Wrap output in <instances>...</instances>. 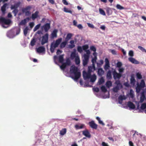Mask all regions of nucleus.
<instances>
[{
    "instance_id": "f257e3e1",
    "label": "nucleus",
    "mask_w": 146,
    "mask_h": 146,
    "mask_svg": "<svg viewBox=\"0 0 146 146\" xmlns=\"http://www.w3.org/2000/svg\"><path fill=\"white\" fill-rule=\"evenodd\" d=\"M62 40V38H60L56 40L55 43L53 42L51 43L50 46V51L52 53L54 52L55 48L58 47Z\"/></svg>"
},
{
    "instance_id": "f03ea898",
    "label": "nucleus",
    "mask_w": 146,
    "mask_h": 146,
    "mask_svg": "<svg viewBox=\"0 0 146 146\" xmlns=\"http://www.w3.org/2000/svg\"><path fill=\"white\" fill-rule=\"evenodd\" d=\"M115 83L116 85V86L113 88V90L114 92L116 93L118 92L119 88H122V86L119 80H116Z\"/></svg>"
},
{
    "instance_id": "7ed1b4c3",
    "label": "nucleus",
    "mask_w": 146,
    "mask_h": 146,
    "mask_svg": "<svg viewBox=\"0 0 146 146\" xmlns=\"http://www.w3.org/2000/svg\"><path fill=\"white\" fill-rule=\"evenodd\" d=\"M11 20L9 19H6L3 17H0V23L2 24L8 25L11 23Z\"/></svg>"
},
{
    "instance_id": "20e7f679",
    "label": "nucleus",
    "mask_w": 146,
    "mask_h": 146,
    "mask_svg": "<svg viewBox=\"0 0 146 146\" xmlns=\"http://www.w3.org/2000/svg\"><path fill=\"white\" fill-rule=\"evenodd\" d=\"M48 34L47 33L42 36L41 42L42 45H43L48 42Z\"/></svg>"
},
{
    "instance_id": "39448f33",
    "label": "nucleus",
    "mask_w": 146,
    "mask_h": 146,
    "mask_svg": "<svg viewBox=\"0 0 146 146\" xmlns=\"http://www.w3.org/2000/svg\"><path fill=\"white\" fill-rule=\"evenodd\" d=\"M84 58L83 60V65L84 66H86L89 61V55L85 54L84 56Z\"/></svg>"
},
{
    "instance_id": "423d86ee",
    "label": "nucleus",
    "mask_w": 146,
    "mask_h": 146,
    "mask_svg": "<svg viewBox=\"0 0 146 146\" xmlns=\"http://www.w3.org/2000/svg\"><path fill=\"white\" fill-rule=\"evenodd\" d=\"M145 99H146V88L141 93L140 99V102H142Z\"/></svg>"
},
{
    "instance_id": "0eeeda50",
    "label": "nucleus",
    "mask_w": 146,
    "mask_h": 146,
    "mask_svg": "<svg viewBox=\"0 0 146 146\" xmlns=\"http://www.w3.org/2000/svg\"><path fill=\"white\" fill-rule=\"evenodd\" d=\"M113 77L114 80L119 79L122 76V74L121 73H117L115 70L113 71Z\"/></svg>"
},
{
    "instance_id": "6e6552de",
    "label": "nucleus",
    "mask_w": 146,
    "mask_h": 146,
    "mask_svg": "<svg viewBox=\"0 0 146 146\" xmlns=\"http://www.w3.org/2000/svg\"><path fill=\"white\" fill-rule=\"evenodd\" d=\"M50 28V23H46L43 25L41 27L42 29H44L46 32H47Z\"/></svg>"
},
{
    "instance_id": "1a4fd4ad",
    "label": "nucleus",
    "mask_w": 146,
    "mask_h": 146,
    "mask_svg": "<svg viewBox=\"0 0 146 146\" xmlns=\"http://www.w3.org/2000/svg\"><path fill=\"white\" fill-rule=\"evenodd\" d=\"M83 75L84 79L86 80L90 78L91 73L88 72H86V71H84L83 72Z\"/></svg>"
},
{
    "instance_id": "9d476101",
    "label": "nucleus",
    "mask_w": 146,
    "mask_h": 146,
    "mask_svg": "<svg viewBox=\"0 0 146 146\" xmlns=\"http://www.w3.org/2000/svg\"><path fill=\"white\" fill-rule=\"evenodd\" d=\"M89 126L92 128L94 129H97L98 127V125L95 123L93 121L89 122L88 123Z\"/></svg>"
},
{
    "instance_id": "9b49d317",
    "label": "nucleus",
    "mask_w": 146,
    "mask_h": 146,
    "mask_svg": "<svg viewBox=\"0 0 146 146\" xmlns=\"http://www.w3.org/2000/svg\"><path fill=\"white\" fill-rule=\"evenodd\" d=\"M82 134L86 137L88 138H90L91 137V135L88 131L86 129L85 130L83 131H82Z\"/></svg>"
},
{
    "instance_id": "f8f14e48",
    "label": "nucleus",
    "mask_w": 146,
    "mask_h": 146,
    "mask_svg": "<svg viewBox=\"0 0 146 146\" xmlns=\"http://www.w3.org/2000/svg\"><path fill=\"white\" fill-rule=\"evenodd\" d=\"M74 76L72 77V78L74 80H77L80 77L81 73L80 72H78L74 74Z\"/></svg>"
},
{
    "instance_id": "ddd939ff",
    "label": "nucleus",
    "mask_w": 146,
    "mask_h": 146,
    "mask_svg": "<svg viewBox=\"0 0 146 146\" xmlns=\"http://www.w3.org/2000/svg\"><path fill=\"white\" fill-rule=\"evenodd\" d=\"M129 60L133 64H139V62L135 59V58L132 57H129L128 58Z\"/></svg>"
},
{
    "instance_id": "4468645a",
    "label": "nucleus",
    "mask_w": 146,
    "mask_h": 146,
    "mask_svg": "<svg viewBox=\"0 0 146 146\" xmlns=\"http://www.w3.org/2000/svg\"><path fill=\"white\" fill-rule=\"evenodd\" d=\"M70 71L74 74L78 72V68L74 66H72L71 67Z\"/></svg>"
},
{
    "instance_id": "2eb2a0df",
    "label": "nucleus",
    "mask_w": 146,
    "mask_h": 146,
    "mask_svg": "<svg viewBox=\"0 0 146 146\" xmlns=\"http://www.w3.org/2000/svg\"><path fill=\"white\" fill-rule=\"evenodd\" d=\"M127 105L130 109H134L135 108V105L131 101H129L127 102Z\"/></svg>"
},
{
    "instance_id": "dca6fc26",
    "label": "nucleus",
    "mask_w": 146,
    "mask_h": 146,
    "mask_svg": "<svg viewBox=\"0 0 146 146\" xmlns=\"http://www.w3.org/2000/svg\"><path fill=\"white\" fill-rule=\"evenodd\" d=\"M30 20L29 17H27L26 18L24 19V20H22L21 22L19 23V25H25L27 21H28Z\"/></svg>"
},
{
    "instance_id": "f3484780",
    "label": "nucleus",
    "mask_w": 146,
    "mask_h": 146,
    "mask_svg": "<svg viewBox=\"0 0 146 146\" xmlns=\"http://www.w3.org/2000/svg\"><path fill=\"white\" fill-rule=\"evenodd\" d=\"M20 4V3L18 2L16 3H15L14 5H12L11 7V9H17V8L19 6Z\"/></svg>"
},
{
    "instance_id": "a211bd4d",
    "label": "nucleus",
    "mask_w": 146,
    "mask_h": 146,
    "mask_svg": "<svg viewBox=\"0 0 146 146\" xmlns=\"http://www.w3.org/2000/svg\"><path fill=\"white\" fill-rule=\"evenodd\" d=\"M96 70L95 66H90L88 67V72L91 73L92 72H94Z\"/></svg>"
},
{
    "instance_id": "6ab92c4d",
    "label": "nucleus",
    "mask_w": 146,
    "mask_h": 146,
    "mask_svg": "<svg viewBox=\"0 0 146 146\" xmlns=\"http://www.w3.org/2000/svg\"><path fill=\"white\" fill-rule=\"evenodd\" d=\"M7 5V3H5L1 7V10L3 15L5 13L6 8Z\"/></svg>"
},
{
    "instance_id": "aec40b11",
    "label": "nucleus",
    "mask_w": 146,
    "mask_h": 146,
    "mask_svg": "<svg viewBox=\"0 0 146 146\" xmlns=\"http://www.w3.org/2000/svg\"><path fill=\"white\" fill-rule=\"evenodd\" d=\"M45 49L43 46H40L37 49V51L38 53H42L44 51Z\"/></svg>"
},
{
    "instance_id": "412c9836",
    "label": "nucleus",
    "mask_w": 146,
    "mask_h": 146,
    "mask_svg": "<svg viewBox=\"0 0 146 146\" xmlns=\"http://www.w3.org/2000/svg\"><path fill=\"white\" fill-rule=\"evenodd\" d=\"M38 12L36 11L34 13L32 14V18L33 20H34L36 18L38 17Z\"/></svg>"
},
{
    "instance_id": "4be33fe9",
    "label": "nucleus",
    "mask_w": 146,
    "mask_h": 146,
    "mask_svg": "<svg viewBox=\"0 0 146 146\" xmlns=\"http://www.w3.org/2000/svg\"><path fill=\"white\" fill-rule=\"evenodd\" d=\"M31 7L30 6H28L25 8H23L22 9V11L23 13H25L27 12H28L31 9Z\"/></svg>"
},
{
    "instance_id": "5701e85b",
    "label": "nucleus",
    "mask_w": 146,
    "mask_h": 146,
    "mask_svg": "<svg viewBox=\"0 0 146 146\" xmlns=\"http://www.w3.org/2000/svg\"><path fill=\"white\" fill-rule=\"evenodd\" d=\"M90 82H94L96 79V76L95 74H94L92 75H91L90 77Z\"/></svg>"
},
{
    "instance_id": "b1692460",
    "label": "nucleus",
    "mask_w": 146,
    "mask_h": 146,
    "mask_svg": "<svg viewBox=\"0 0 146 146\" xmlns=\"http://www.w3.org/2000/svg\"><path fill=\"white\" fill-rule=\"evenodd\" d=\"M104 73V71L102 68H100L98 69V74L99 76H102Z\"/></svg>"
},
{
    "instance_id": "393cba45",
    "label": "nucleus",
    "mask_w": 146,
    "mask_h": 146,
    "mask_svg": "<svg viewBox=\"0 0 146 146\" xmlns=\"http://www.w3.org/2000/svg\"><path fill=\"white\" fill-rule=\"evenodd\" d=\"M130 83L133 85H134L136 82L134 78L133 75H131L130 79Z\"/></svg>"
},
{
    "instance_id": "a878e982",
    "label": "nucleus",
    "mask_w": 146,
    "mask_h": 146,
    "mask_svg": "<svg viewBox=\"0 0 146 146\" xmlns=\"http://www.w3.org/2000/svg\"><path fill=\"white\" fill-rule=\"evenodd\" d=\"M85 127V125L84 124H81L80 125H76L75 127L76 129H82Z\"/></svg>"
},
{
    "instance_id": "bb28decb",
    "label": "nucleus",
    "mask_w": 146,
    "mask_h": 146,
    "mask_svg": "<svg viewBox=\"0 0 146 146\" xmlns=\"http://www.w3.org/2000/svg\"><path fill=\"white\" fill-rule=\"evenodd\" d=\"M107 78L108 79H111L112 78L111 72L110 70H109L107 72L106 75Z\"/></svg>"
},
{
    "instance_id": "cd10ccee",
    "label": "nucleus",
    "mask_w": 146,
    "mask_h": 146,
    "mask_svg": "<svg viewBox=\"0 0 146 146\" xmlns=\"http://www.w3.org/2000/svg\"><path fill=\"white\" fill-rule=\"evenodd\" d=\"M66 128H64L60 131V134L61 135H63L66 133Z\"/></svg>"
},
{
    "instance_id": "c85d7f7f",
    "label": "nucleus",
    "mask_w": 146,
    "mask_h": 146,
    "mask_svg": "<svg viewBox=\"0 0 146 146\" xmlns=\"http://www.w3.org/2000/svg\"><path fill=\"white\" fill-rule=\"evenodd\" d=\"M64 55H60L58 58L59 62L60 63H63V62L64 59Z\"/></svg>"
},
{
    "instance_id": "c756f323",
    "label": "nucleus",
    "mask_w": 146,
    "mask_h": 146,
    "mask_svg": "<svg viewBox=\"0 0 146 146\" xmlns=\"http://www.w3.org/2000/svg\"><path fill=\"white\" fill-rule=\"evenodd\" d=\"M57 31L56 30H54L53 31L51 34L52 37V38L57 37Z\"/></svg>"
},
{
    "instance_id": "7c9ffc66",
    "label": "nucleus",
    "mask_w": 146,
    "mask_h": 146,
    "mask_svg": "<svg viewBox=\"0 0 146 146\" xmlns=\"http://www.w3.org/2000/svg\"><path fill=\"white\" fill-rule=\"evenodd\" d=\"M75 62L76 65H78L80 64V58L78 56H77L75 58Z\"/></svg>"
},
{
    "instance_id": "2f4dec72",
    "label": "nucleus",
    "mask_w": 146,
    "mask_h": 146,
    "mask_svg": "<svg viewBox=\"0 0 146 146\" xmlns=\"http://www.w3.org/2000/svg\"><path fill=\"white\" fill-rule=\"evenodd\" d=\"M142 88H144L145 85L144 81L143 80H141L140 84H138Z\"/></svg>"
},
{
    "instance_id": "473e14b6",
    "label": "nucleus",
    "mask_w": 146,
    "mask_h": 146,
    "mask_svg": "<svg viewBox=\"0 0 146 146\" xmlns=\"http://www.w3.org/2000/svg\"><path fill=\"white\" fill-rule=\"evenodd\" d=\"M67 43V41H65L62 42L60 45V48H64Z\"/></svg>"
},
{
    "instance_id": "72a5a7b5",
    "label": "nucleus",
    "mask_w": 146,
    "mask_h": 146,
    "mask_svg": "<svg viewBox=\"0 0 146 146\" xmlns=\"http://www.w3.org/2000/svg\"><path fill=\"white\" fill-rule=\"evenodd\" d=\"M105 82L104 79L103 77L100 78L98 80V83L99 85H101L103 84Z\"/></svg>"
},
{
    "instance_id": "f704fd0d",
    "label": "nucleus",
    "mask_w": 146,
    "mask_h": 146,
    "mask_svg": "<svg viewBox=\"0 0 146 146\" xmlns=\"http://www.w3.org/2000/svg\"><path fill=\"white\" fill-rule=\"evenodd\" d=\"M141 88H142L141 86H140L138 84H137L136 88V92L137 93H139L140 92Z\"/></svg>"
},
{
    "instance_id": "c9c22d12",
    "label": "nucleus",
    "mask_w": 146,
    "mask_h": 146,
    "mask_svg": "<svg viewBox=\"0 0 146 146\" xmlns=\"http://www.w3.org/2000/svg\"><path fill=\"white\" fill-rule=\"evenodd\" d=\"M36 42V39L35 38H33L31 42V45L32 46H34L35 45Z\"/></svg>"
},
{
    "instance_id": "e433bc0d",
    "label": "nucleus",
    "mask_w": 146,
    "mask_h": 146,
    "mask_svg": "<svg viewBox=\"0 0 146 146\" xmlns=\"http://www.w3.org/2000/svg\"><path fill=\"white\" fill-rule=\"evenodd\" d=\"M29 28L27 27H26L23 30L24 34L25 36H26L27 34Z\"/></svg>"
},
{
    "instance_id": "4c0bfd02",
    "label": "nucleus",
    "mask_w": 146,
    "mask_h": 146,
    "mask_svg": "<svg viewBox=\"0 0 146 146\" xmlns=\"http://www.w3.org/2000/svg\"><path fill=\"white\" fill-rule=\"evenodd\" d=\"M106 85L108 87H109L112 86V82L110 81H107L106 83Z\"/></svg>"
},
{
    "instance_id": "58836bf2",
    "label": "nucleus",
    "mask_w": 146,
    "mask_h": 146,
    "mask_svg": "<svg viewBox=\"0 0 146 146\" xmlns=\"http://www.w3.org/2000/svg\"><path fill=\"white\" fill-rule=\"evenodd\" d=\"M40 25H41L40 24H39L37 25H36L33 29L34 31L35 32L40 27Z\"/></svg>"
},
{
    "instance_id": "ea45409f",
    "label": "nucleus",
    "mask_w": 146,
    "mask_h": 146,
    "mask_svg": "<svg viewBox=\"0 0 146 146\" xmlns=\"http://www.w3.org/2000/svg\"><path fill=\"white\" fill-rule=\"evenodd\" d=\"M96 119L98 121L99 123L102 124L103 125H105L104 123L103 122V121L100 120V118L98 117H96Z\"/></svg>"
},
{
    "instance_id": "a19ab883",
    "label": "nucleus",
    "mask_w": 146,
    "mask_h": 146,
    "mask_svg": "<svg viewBox=\"0 0 146 146\" xmlns=\"http://www.w3.org/2000/svg\"><path fill=\"white\" fill-rule=\"evenodd\" d=\"M99 11L100 13L104 16L106 15L105 13L104 10H103L101 8H100L99 9Z\"/></svg>"
},
{
    "instance_id": "79ce46f5",
    "label": "nucleus",
    "mask_w": 146,
    "mask_h": 146,
    "mask_svg": "<svg viewBox=\"0 0 146 146\" xmlns=\"http://www.w3.org/2000/svg\"><path fill=\"white\" fill-rule=\"evenodd\" d=\"M129 95L130 97L132 98H133L134 96V92L132 89L130 90Z\"/></svg>"
},
{
    "instance_id": "37998d69",
    "label": "nucleus",
    "mask_w": 146,
    "mask_h": 146,
    "mask_svg": "<svg viewBox=\"0 0 146 146\" xmlns=\"http://www.w3.org/2000/svg\"><path fill=\"white\" fill-rule=\"evenodd\" d=\"M146 108V103H144L142 104L140 107V109L142 110H144Z\"/></svg>"
},
{
    "instance_id": "c03bdc74",
    "label": "nucleus",
    "mask_w": 146,
    "mask_h": 146,
    "mask_svg": "<svg viewBox=\"0 0 146 146\" xmlns=\"http://www.w3.org/2000/svg\"><path fill=\"white\" fill-rule=\"evenodd\" d=\"M62 63V64L60 66V68L62 70H64L66 68V65L65 63H63H63Z\"/></svg>"
},
{
    "instance_id": "a18cd8bd",
    "label": "nucleus",
    "mask_w": 146,
    "mask_h": 146,
    "mask_svg": "<svg viewBox=\"0 0 146 146\" xmlns=\"http://www.w3.org/2000/svg\"><path fill=\"white\" fill-rule=\"evenodd\" d=\"M70 56L72 59H73L75 58L76 57L75 52H72Z\"/></svg>"
},
{
    "instance_id": "49530a36",
    "label": "nucleus",
    "mask_w": 146,
    "mask_h": 146,
    "mask_svg": "<svg viewBox=\"0 0 146 146\" xmlns=\"http://www.w3.org/2000/svg\"><path fill=\"white\" fill-rule=\"evenodd\" d=\"M101 89L102 91L104 92H106L107 91V90L106 88L104 86H101Z\"/></svg>"
},
{
    "instance_id": "de8ad7c7",
    "label": "nucleus",
    "mask_w": 146,
    "mask_h": 146,
    "mask_svg": "<svg viewBox=\"0 0 146 146\" xmlns=\"http://www.w3.org/2000/svg\"><path fill=\"white\" fill-rule=\"evenodd\" d=\"M66 66H70L71 64V61L68 58L66 59V62H65Z\"/></svg>"
},
{
    "instance_id": "09e8293b",
    "label": "nucleus",
    "mask_w": 146,
    "mask_h": 146,
    "mask_svg": "<svg viewBox=\"0 0 146 146\" xmlns=\"http://www.w3.org/2000/svg\"><path fill=\"white\" fill-rule=\"evenodd\" d=\"M72 35L71 33H68L66 36V39L67 40L68 39L71 38V37H72Z\"/></svg>"
},
{
    "instance_id": "8fccbe9b",
    "label": "nucleus",
    "mask_w": 146,
    "mask_h": 146,
    "mask_svg": "<svg viewBox=\"0 0 146 146\" xmlns=\"http://www.w3.org/2000/svg\"><path fill=\"white\" fill-rule=\"evenodd\" d=\"M136 76L138 79H140L142 78V76L141 73L139 72L137 73L136 74Z\"/></svg>"
},
{
    "instance_id": "3c124183",
    "label": "nucleus",
    "mask_w": 146,
    "mask_h": 146,
    "mask_svg": "<svg viewBox=\"0 0 146 146\" xmlns=\"http://www.w3.org/2000/svg\"><path fill=\"white\" fill-rule=\"evenodd\" d=\"M77 50L80 52L81 53L83 51V49L81 46H78L77 47Z\"/></svg>"
},
{
    "instance_id": "603ef678",
    "label": "nucleus",
    "mask_w": 146,
    "mask_h": 146,
    "mask_svg": "<svg viewBox=\"0 0 146 146\" xmlns=\"http://www.w3.org/2000/svg\"><path fill=\"white\" fill-rule=\"evenodd\" d=\"M116 7L117 9L119 10H122L124 9V8L123 7L119 4H117L116 5Z\"/></svg>"
},
{
    "instance_id": "864d4df0",
    "label": "nucleus",
    "mask_w": 146,
    "mask_h": 146,
    "mask_svg": "<svg viewBox=\"0 0 146 146\" xmlns=\"http://www.w3.org/2000/svg\"><path fill=\"white\" fill-rule=\"evenodd\" d=\"M82 48L83 50H86L87 49H88L89 48V46L88 45L86 44L84 45H83L82 46Z\"/></svg>"
},
{
    "instance_id": "5fc2aeb1",
    "label": "nucleus",
    "mask_w": 146,
    "mask_h": 146,
    "mask_svg": "<svg viewBox=\"0 0 146 146\" xmlns=\"http://www.w3.org/2000/svg\"><path fill=\"white\" fill-rule=\"evenodd\" d=\"M138 48L142 52H144L146 53V50L143 47L140 46H138Z\"/></svg>"
},
{
    "instance_id": "6e6d98bb",
    "label": "nucleus",
    "mask_w": 146,
    "mask_h": 146,
    "mask_svg": "<svg viewBox=\"0 0 146 146\" xmlns=\"http://www.w3.org/2000/svg\"><path fill=\"white\" fill-rule=\"evenodd\" d=\"M90 49L94 52H95L96 51V48L94 46H91L90 47Z\"/></svg>"
},
{
    "instance_id": "4d7b16f0",
    "label": "nucleus",
    "mask_w": 146,
    "mask_h": 146,
    "mask_svg": "<svg viewBox=\"0 0 146 146\" xmlns=\"http://www.w3.org/2000/svg\"><path fill=\"white\" fill-rule=\"evenodd\" d=\"M20 31L21 29L20 28H17L16 30V35H19L20 33Z\"/></svg>"
},
{
    "instance_id": "13d9d810",
    "label": "nucleus",
    "mask_w": 146,
    "mask_h": 146,
    "mask_svg": "<svg viewBox=\"0 0 146 146\" xmlns=\"http://www.w3.org/2000/svg\"><path fill=\"white\" fill-rule=\"evenodd\" d=\"M129 55L131 57L133 56L134 55L133 52L131 50H130L129 52Z\"/></svg>"
},
{
    "instance_id": "bf43d9fd",
    "label": "nucleus",
    "mask_w": 146,
    "mask_h": 146,
    "mask_svg": "<svg viewBox=\"0 0 146 146\" xmlns=\"http://www.w3.org/2000/svg\"><path fill=\"white\" fill-rule=\"evenodd\" d=\"M110 67V64H105L104 68V69L106 70L109 69Z\"/></svg>"
},
{
    "instance_id": "052dcab7",
    "label": "nucleus",
    "mask_w": 146,
    "mask_h": 146,
    "mask_svg": "<svg viewBox=\"0 0 146 146\" xmlns=\"http://www.w3.org/2000/svg\"><path fill=\"white\" fill-rule=\"evenodd\" d=\"M119 100H125V98L124 96H123L122 95H120L119 97Z\"/></svg>"
},
{
    "instance_id": "680f3d73",
    "label": "nucleus",
    "mask_w": 146,
    "mask_h": 146,
    "mask_svg": "<svg viewBox=\"0 0 146 146\" xmlns=\"http://www.w3.org/2000/svg\"><path fill=\"white\" fill-rule=\"evenodd\" d=\"M18 12L17 9H14L13 11V13H14L15 16H16Z\"/></svg>"
},
{
    "instance_id": "e2e57ef3",
    "label": "nucleus",
    "mask_w": 146,
    "mask_h": 146,
    "mask_svg": "<svg viewBox=\"0 0 146 146\" xmlns=\"http://www.w3.org/2000/svg\"><path fill=\"white\" fill-rule=\"evenodd\" d=\"M122 65V64L121 62H119L117 64V66L118 68H120Z\"/></svg>"
},
{
    "instance_id": "0e129e2a",
    "label": "nucleus",
    "mask_w": 146,
    "mask_h": 146,
    "mask_svg": "<svg viewBox=\"0 0 146 146\" xmlns=\"http://www.w3.org/2000/svg\"><path fill=\"white\" fill-rule=\"evenodd\" d=\"M88 26L91 28H94V27L92 24H91L89 23H87Z\"/></svg>"
},
{
    "instance_id": "69168bd1",
    "label": "nucleus",
    "mask_w": 146,
    "mask_h": 146,
    "mask_svg": "<svg viewBox=\"0 0 146 146\" xmlns=\"http://www.w3.org/2000/svg\"><path fill=\"white\" fill-rule=\"evenodd\" d=\"M92 66H94V65L95 66V64L96 62V60L92 58Z\"/></svg>"
},
{
    "instance_id": "338daca9",
    "label": "nucleus",
    "mask_w": 146,
    "mask_h": 146,
    "mask_svg": "<svg viewBox=\"0 0 146 146\" xmlns=\"http://www.w3.org/2000/svg\"><path fill=\"white\" fill-rule=\"evenodd\" d=\"M93 90L96 92H98L99 91V88L98 87L94 88H93Z\"/></svg>"
},
{
    "instance_id": "774afa93",
    "label": "nucleus",
    "mask_w": 146,
    "mask_h": 146,
    "mask_svg": "<svg viewBox=\"0 0 146 146\" xmlns=\"http://www.w3.org/2000/svg\"><path fill=\"white\" fill-rule=\"evenodd\" d=\"M102 146H109L107 143L104 142H102Z\"/></svg>"
}]
</instances>
